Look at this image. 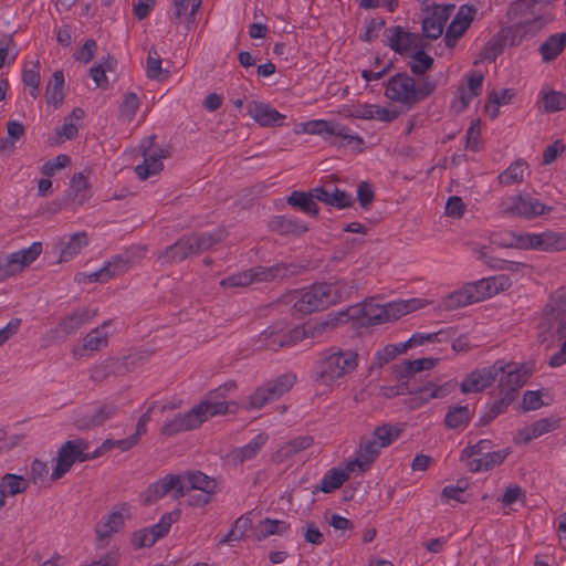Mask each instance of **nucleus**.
Wrapping results in <instances>:
<instances>
[{"mask_svg":"<svg viewBox=\"0 0 566 566\" xmlns=\"http://www.w3.org/2000/svg\"><path fill=\"white\" fill-rule=\"evenodd\" d=\"M70 188L78 203H83L90 198L88 179L83 172H77L72 177Z\"/></svg>","mask_w":566,"mask_h":566,"instance_id":"obj_58","label":"nucleus"},{"mask_svg":"<svg viewBox=\"0 0 566 566\" xmlns=\"http://www.w3.org/2000/svg\"><path fill=\"white\" fill-rule=\"evenodd\" d=\"M233 381H227L222 386L211 390L205 399L185 413H178L168 420L161 431L166 436H175L184 431L199 428L205 421L230 410L229 395L235 390Z\"/></svg>","mask_w":566,"mask_h":566,"instance_id":"obj_1","label":"nucleus"},{"mask_svg":"<svg viewBox=\"0 0 566 566\" xmlns=\"http://www.w3.org/2000/svg\"><path fill=\"white\" fill-rule=\"evenodd\" d=\"M247 111L254 122L262 127L281 126L285 119V115L264 102L251 101L247 105Z\"/></svg>","mask_w":566,"mask_h":566,"instance_id":"obj_30","label":"nucleus"},{"mask_svg":"<svg viewBox=\"0 0 566 566\" xmlns=\"http://www.w3.org/2000/svg\"><path fill=\"white\" fill-rule=\"evenodd\" d=\"M434 84L427 78L415 80L405 73L391 76L386 85L385 96L398 104L411 107L428 97Z\"/></svg>","mask_w":566,"mask_h":566,"instance_id":"obj_3","label":"nucleus"},{"mask_svg":"<svg viewBox=\"0 0 566 566\" xmlns=\"http://www.w3.org/2000/svg\"><path fill=\"white\" fill-rule=\"evenodd\" d=\"M510 449L496 450L492 449L483 458H474L469 460V470L471 472L489 471L504 462L510 454Z\"/></svg>","mask_w":566,"mask_h":566,"instance_id":"obj_40","label":"nucleus"},{"mask_svg":"<svg viewBox=\"0 0 566 566\" xmlns=\"http://www.w3.org/2000/svg\"><path fill=\"white\" fill-rule=\"evenodd\" d=\"M111 322H105L101 326L92 329L84 338L83 346L75 348L73 355L75 358L85 356V352H96L107 346L111 334Z\"/></svg>","mask_w":566,"mask_h":566,"instance_id":"obj_32","label":"nucleus"},{"mask_svg":"<svg viewBox=\"0 0 566 566\" xmlns=\"http://www.w3.org/2000/svg\"><path fill=\"white\" fill-rule=\"evenodd\" d=\"M427 304L428 302L423 298L399 300L381 304L370 297L349 307L346 313L340 314L338 321L357 319L361 325H380L421 310Z\"/></svg>","mask_w":566,"mask_h":566,"instance_id":"obj_2","label":"nucleus"},{"mask_svg":"<svg viewBox=\"0 0 566 566\" xmlns=\"http://www.w3.org/2000/svg\"><path fill=\"white\" fill-rule=\"evenodd\" d=\"M387 44L397 53H409L415 45L416 38L400 25L386 29Z\"/></svg>","mask_w":566,"mask_h":566,"instance_id":"obj_37","label":"nucleus"},{"mask_svg":"<svg viewBox=\"0 0 566 566\" xmlns=\"http://www.w3.org/2000/svg\"><path fill=\"white\" fill-rule=\"evenodd\" d=\"M290 527L291 525L286 521L265 517L255 526V537L262 541L272 535H284Z\"/></svg>","mask_w":566,"mask_h":566,"instance_id":"obj_43","label":"nucleus"},{"mask_svg":"<svg viewBox=\"0 0 566 566\" xmlns=\"http://www.w3.org/2000/svg\"><path fill=\"white\" fill-rule=\"evenodd\" d=\"M478 13L473 4H462L458 9L453 20L447 29L444 35L446 46L450 50L454 49L458 41L463 36Z\"/></svg>","mask_w":566,"mask_h":566,"instance_id":"obj_21","label":"nucleus"},{"mask_svg":"<svg viewBox=\"0 0 566 566\" xmlns=\"http://www.w3.org/2000/svg\"><path fill=\"white\" fill-rule=\"evenodd\" d=\"M500 365L476 368L468 374L461 382L463 394H478L490 387L499 377Z\"/></svg>","mask_w":566,"mask_h":566,"instance_id":"obj_25","label":"nucleus"},{"mask_svg":"<svg viewBox=\"0 0 566 566\" xmlns=\"http://www.w3.org/2000/svg\"><path fill=\"white\" fill-rule=\"evenodd\" d=\"M566 250V232L547 230L541 232V251Z\"/></svg>","mask_w":566,"mask_h":566,"instance_id":"obj_52","label":"nucleus"},{"mask_svg":"<svg viewBox=\"0 0 566 566\" xmlns=\"http://www.w3.org/2000/svg\"><path fill=\"white\" fill-rule=\"evenodd\" d=\"M502 237V240H497V237H493L492 241L506 248L521 250L534 249L541 251V233L506 232Z\"/></svg>","mask_w":566,"mask_h":566,"instance_id":"obj_33","label":"nucleus"},{"mask_svg":"<svg viewBox=\"0 0 566 566\" xmlns=\"http://www.w3.org/2000/svg\"><path fill=\"white\" fill-rule=\"evenodd\" d=\"M202 0H172L174 17L178 23H184L187 30L197 24V14Z\"/></svg>","mask_w":566,"mask_h":566,"instance_id":"obj_35","label":"nucleus"},{"mask_svg":"<svg viewBox=\"0 0 566 566\" xmlns=\"http://www.w3.org/2000/svg\"><path fill=\"white\" fill-rule=\"evenodd\" d=\"M539 99L546 113H555L566 109V94L555 90L543 88L539 92Z\"/></svg>","mask_w":566,"mask_h":566,"instance_id":"obj_50","label":"nucleus"},{"mask_svg":"<svg viewBox=\"0 0 566 566\" xmlns=\"http://www.w3.org/2000/svg\"><path fill=\"white\" fill-rule=\"evenodd\" d=\"M19 51L12 36L0 40V69L15 62Z\"/></svg>","mask_w":566,"mask_h":566,"instance_id":"obj_59","label":"nucleus"},{"mask_svg":"<svg viewBox=\"0 0 566 566\" xmlns=\"http://www.w3.org/2000/svg\"><path fill=\"white\" fill-rule=\"evenodd\" d=\"M523 4L531 11L533 17L520 22L517 28L524 35L534 36L548 24L553 18L547 12L546 0H523Z\"/></svg>","mask_w":566,"mask_h":566,"instance_id":"obj_22","label":"nucleus"},{"mask_svg":"<svg viewBox=\"0 0 566 566\" xmlns=\"http://www.w3.org/2000/svg\"><path fill=\"white\" fill-rule=\"evenodd\" d=\"M558 427V420L554 418H542L528 426L521 428L516 436V442L527 443L536 438L554 431Z\"/></svg>","mask_w":566,"mask_h":566,"instance_id":"obj_36","label":"nucleus"},{"mask_svg":"<svg viewBox=\"0 0 566 566\" xmlns=\"http://www.w3.org/2000/svg\"><path fill=\"white\" fill-rule=\"evenodd\" d=\"M476 303L470 283L464 285L461 290L454 291L444 300V306L448 308H457Z\"/></svg>","mask_w":566,"mask_h":566,"instance_id":"obj_55","label":"nucleus"},{"mask_svg":"<svg viewBox=\"0 0 566 566\" xmlns=\"http://www.w3.org/2000/svg\"><path fill=\"white\" fill-rule=\"evenodd\" d=\"M511 285L512 281L507 275L496 274L470 283V289L472 290L475 302H480L507 290Z\"/></svg>","mask_w":566,"mask_h":566,"instance_id":"obj_27","label":"nucleus"},{"mask_svg":"<svg viewBox=\"0 0 566 566\" xmlns=\"http://www.w3.org/2000/svg\"><path fill=\"white\" fill-rule=\"evenodd\" d=\"M97 313V310L81 308L66 316L59 324V331L69 335L90 322Z\"/></svg>","mask_w":566,"mask_h":566,"instance_id":"obj_42","label":"nucleus"},{"mask_svg":"<svg viewBox=\"0 0 566 566\" xmlns=\"http://www.w3.org/2000/svg\"><path fill=\"white\" fill-rule=\"evenodd\" d=\"M287 269L283 265L256 266L232 274L220 281V286L224 290L245 287L254 282H266L279 277H284Z\"/></svg>","mask_w":566,"mask_h":566,"instance_id":"obj_10","label":"nucleus"},{"mask_svg":"<svg viewBox=\"0 0 566 566\" xmlns=\"http://www.w3.org/2000/svg\"><path fill=\"white\" fill-rule=\"evenodd\" d=\"M354 473L357 472L348 461H346L343 467L328 470L323 475L319 484L314 488L313 494H317L318 492L332 493L338 490Z\"/></svg>","mask_w":566,"mask_h":566,"instance_id":"obj_29","label":"nucleus"},{"mask_svg":"<svg viewBox=\"0 0 566 566\" xmlns=\"http://www.w3.org/2000/svg\"><path fill=\"white\" fill-rule=\"evenodd\" d=\"M181 480L180 494L184 496L190 490H198L202 493L192 502L197 505H206L211 501V496L217 491V482L201 471H189L179 474Z\"/></svg>","mask_w":566,"mask_h":566,"instance_id":"obj_17","label":"nucleus"},{"mask_svg":"<svg viewBox=\"0 0 566 566\" xmlns=\"http://www.w3.org/2000/svg\"><path fill=\"white\" fill-rule=\"evenodd\" d=\"M42 252V243L33 242L29 248L0 258L8 277L13 276L32 264Z\"/></svg>","mask_w":566,"mask_h":566,"instance_id":"obj_24","label":"nucleus"},{"mask_svg":"<svg viewBox=\"0 0 566 566\" xmlns=\"http://www.w3.org/2000/svg\"><path fill=\"white\" fill-rule=\"evenodd\" d=\"M410 57L409 67L413 74H424L433 64V59L422 50H417Z\"/></svg>","mask_w":566,"mask_h":566,"instance_id":"obj_62","label":"nucleus"},{"mask_svg":"<svg viewBox=\"0 0 566 566\" xmlns=\"http://www.w3.org/2000/svg\"><path fill=\"white\" fill-rule=\"evenodd\" d=\"M357 365L358 355L355 352L331 348L317 363V379L323 385L331 386L354 371Z\"/></svg>","mask_w":566,"mask_h":566,"instance_id":"obj_6","label":"nucleus"},{"mask_svg":"<svg viewBox=\"0 0 566 566\" xmlns=\"http://www.w3.org/2000/svg\"><path fill=\"white\" fill-rule=\"evenodd\" d=\"M226 231L216 229L213 232L193 233L180 238L168 247L158 258L161 264H174L184 261L188 256L208 250L217 242L224 239Z\"/></svg>","mask_w":566,"mask_h":566,"instance_id":"obj_5","label":"nucleus"},{"mask_svg":"<svg viewBox=\"0 0 566 566\" xmlns=\"http://www.w3.org/2000/svg\"><path fill=\"white\" fill-rule=\"evenodd\" d=\"M315 200L314 189L311 192L294 190L287 197V203L290 206L300 208L303 212L313 217L318 214V207Z\"/></svg>","mask_w":566,"mask_h":566,"instance_id":"obj_44","label":"nucleus"},{"mask_svg":"<svg viewBox=\"0 0 566 566\" xmlns=\"http://www.w3.org/2000/svg\"><path fill=\"white\" fill-rule=\"evenodd\" d=\"M313 438L310 436H302L292 439L291 441L286 442L280 450H279V457L281 459L291 457L302 450H305L310 448L313 444Z\"/></svg>","mask_w":566,"mask_h":566,"instance_id":"obj_60","label":"nucleus"},{"mask_svg":"<svg viewBox=\"0 0 566 566\" xmlns=\"http://www.w3.org/2000/svg\"><path fill=\"white\" fill-rule=\"evenodd\" d=\"M261 342L270 350H279L286 347L284 339V323H276L261 334Z\"/></svg>","mask_w":566,"mask_h":566,"instance_id":"obj_49","label":"nucleus"},{"mask_svg":"<svg viewBox=\"0 0 566 566\" xmlns=\"http://www.w3.org/2000/svg\"><path fill=\"white\" fill-rule=\"evenodd\" d=\"M253 512H249L239 518L235 520L233 523L231 530L228 532L227 535L220 541V544H230L232 542H238L243 538L245 533L252 527L253 520H252Z\"/></svg>","mask_w":566,"mask_h":566,"instance_id":"obj_51","label":"nucleus"},{"mask_svg":"<svg viewBox=\"0 0 566 566\" xmlns=\"http://www.w3.org/2000/svg\"><path fill=\"white\" fill-rule=\"evenodd\" d=\"M530 166L526 160L520 158L513 161L503 172L497 177L499 182L503 186H511L521 184L525 175H530Z\"/></svg>","mask_w":566,"mask_h":566,"instance_id":"obj_41","label":"nucleus"},{"mask_svg":"<svg viewBox=\"0 0 566 566\" xmlns=\"http://www.w3.org/2000/svg\"><path fill=\"white\" fill-rule=\"evenodd\" d=\"M177 518L178 514L175 512L164 514L156 524L134 532L130 538L132 545L137 549L154 546L169 533Z\"/></svg>","mask_w":566,"mask_h":566,"instance_id":"obj_16","label":"nucleus"},{"mask_svg":"<svg viewBox=\"0 0 566 566\" xmlns=\"http://www.w3.org/2000/svg\"><path fill=\"white\" fill-rule=\"evenodd\" d=\"M453 4H437L422 22V31L427 38L438 39L454 11Z\"/></svg>","mask_w":566,"mask_h":566,"instance_id":"obj_28","label":"nucleus"},{"mask_svg":"<svg viewBox=\"0 0 566 566\" xmlns=\"http://www.w3.org/2000/svg\"><path fill=\"white\" fill-rule=\"evenodd\" d=\"M349 290L346 283L338 281L335 283H315L304 289L295 303V308L301 313H312L321 311L329 305L340 302L347 297Z\"/></svg>","mask_w":566,"mask_h":566,"instance_id":"obj_4","label":"nucleus"},{"mask_svg":"<svg viewBox=\"0 0 566 566\" xmlns=\"http://www.w3.org/2000/svg\"><path fill=\"white\" fill-rule=\"evenodd\" d=\"M133 262L134 253L132 251H126L106 261L99 270L81 274L83 276L81 281L90 283H104L109 279L125 272Z\"/></svg>","mask_w":566,"mask_h":566,"instance_id":"obj_20","label":"nucleus"},{"mask_svg":"<svg viewBox=\"0 0 566 566\" xmlns=\"http://www.w3.org/2000/svg\"><path fill=\"white\" fill-rule=\"evenodd\" d=\"M268 439L269 436L266 433H258L249 443L233 452L234 458L241 463L254 459L268 442Z\"/></svg>","mask_w":566,"mask_h":566,"instance_id":"obj_47","label":"nucleus"},{"mask_svg":"<svg viewBox=\"0 0 566 566\" xmlns=\"http://www.w3.org/2000/svg\"><path fill=\"white\" fill-rule=\"evenodd\" d=\"M471 418L469 406L451 408L444 419L446 426L451 429H458L465 426Z\"/></svg>","mask_w":566,"mask_h":566,"instance_id":"obj_57","label":"nucleus"},{"mask_svg":"<svg viewBox=\"0 0 566 566\" xmlns=\"http://www.w3.org/2000/svg\"><path fill=\"white\" fill-rule=\"evenodd\" d=\"M484 83V74L480 70H470L459 82L450 108L454 114H461L468 109L474 98L481 95Z\"/></svg>","mask_w":566,"mask_h":566,"instance_id":"obj_9","label":"nucleus"},{"mask_svg":"<svg viewBox=\"0 0 566 566\" xmlns=\"http://www.w3.org/2000/svg\"><path fill=\"white\" fill-rule=\"evenodd\" d=\"M504 209L512 216L527 220L549 213L553 208L543 203L531 193H518L509 197L504 202Z\"/></svg>","mask_w":566,"mask_h":566,"instance_id":"obj_13","label":"nucleus"},{"mask_svg":"<svg viewBox=\"0 0 566 566\" xmlns=\"http://www.w3.org/2000/svg\"><path fill=\"white\" fill-rule=\"evenodd\" d=\"M316 200L337 209H345L353 205V196L329 184L314 189Z\"/></svg>","mask_w":566,"mask_h":566,"instance_id":"obj_34","label":"nucleus"},{"mask_svg":"<svg viewBox=\"0 0 566 566\" xmlns=\"http://www.w3.org/2000/svg\"><path fill=\"white\" fill-rule=\"evenodd\" d=\"M335 325L336 318L312 319L293 327L284 324L285 345L286 347H291L307 338H319L325 332L333 328Z\"/></svg>","mask_w":566,"mask_h":566,"instance_id":"obj_15","label":"nucleus"},{"mask_svg":"<svg viewBox=\"0 0 566 566\" xmlns=\"http://www.w3.org/2000/svg\"><path fill=\"white\" fill-rule=\"evenodd\" d=\"M146 431H147V424H145L143 422H137L136 432L134 434H132L130 437L125 438V439H117V440L108 439V440H105L101 448L104 451L112 450V449H115V448H117V449H119L122 451H128L134 446H136L138 443L140 437L143 434H145Z\"/></svg>","mask_w":566,"mask_h":566,"instance_id":"obj_48","label":"nucleus"},{"mask_svg":"<svg viewBox=\"0 0 566 566\" xmlns=\"http://www.w3.org/2000/svg\"><path fill=\"white\" fill-rule=\"evenodd\" d=\"M132 509L127 503H122L113 507V510L104 516L96 525L95 533L98 547L108 544L112 535L119 532L125 521L130 518Z\"/></svg>","mask_w":566,"mask_h":566,"instance_id":"obj_14","label":"nucleus"},{"mask_svg":"<svg viewBox=\"0 0 566 566\" xmlns=\"http://www.w3.org/2000/svg\"><path fill=\"white\" fill-rule=\"evenodd\" d=\"M493 449V442L490 439H481L476 443L468 446L461 453V459L467 461L474 458H483L490 450Z\"/></svg>","mask_w":566,"mask_h":566,"instance_id":"obj_61","label":"nucleus"},{"mask_svg":"<svg viewBox=\"0 0 566 566\" xmlns=\"http://www.w3.org/2000/svg\"><path fill=\"white\" fill-rule=\"evenodd\" d=\"M29 483L30 481L21 475L7 473L0 481V493L10 496L22 494L28 490Z\"/></svg>","mask_w":566,"mask_h":566,"instance_id":"obj_46","label":"nucleus"},{"mask_svg":"<svg viewBox=\"0 0 566 566\" xmlns=\"http://www.w3.org/2000/svg\"><path fill=\"white\" fill-rule=\"evenodd\" d=\"M139 106H140V101H139L138 96L135 93H127L124 96V99L119 107V113H120L122 119L124 122L130 123L134 119Z\"/></svg>","mask_w":566,"mask_h":566,"instance_id":"obj_63","label":"nucleus"},{"mask_svg":"<svg viewBox=\"0 0 566 566\" xmlns=\"http://www.w3.org/2000/svg\"><path fill=\"white\" fill-rule=\"evenodd\" d=\"M88 443L83 439L67 440L57 451L56 463L51 473V481L63 478L76 462L90 460Z\"/></svg>","mask_w":566,"mask_h":566,"instance_id":"obj_8","label":"nucleus"},{"mask_svg":"<svg viewBox=\"0 0 566 566\" xmlns=\"http://www.w3.org/2000/svg\"><path fill=\"white\" fill-rule=\"evenodd\" d=\"M495 365H500L499 369V389L518 395L520 389L528 381L533 369L527 364L515 361L497 360Z\"/></svg>","mask_w":566,"mask_h":566,"instance_id":"obj_11","label":"nucleus"},{"mask_svg":"<svg viewBox=\"0 0 566 566\" xmlns=\"http://www.w3.org/2000/svg\"><path fill=\"white\" fill-rule=\"evenodd\" d=\"M139 150L144 161L136 166L135 171L142 180H145L164 168L163 159L166 157V153L155 145L154 136L145 138L139 146Z\"/></svg>","mask_w":566,"mask_h":566,"instance_id":"obj_18","label":"nucleus"},{"mask_svg":"<svg viewBox=\"0 0 566 566\" xmlns=\"http://www.w3.org/2000/svg\"><path fill=\"white\" fill-rule=\"evenodd\" d=\"M30 480L39 486H46L51 480L48 464L38 459L33 460L30 467Z\"/></svg>","mask_w":566,"mask_h":566,"instance_id":"obj_64","label":"nucleus"},{"mask_svg":"<svg viewBox=\"0 0 566 566\" xmlns=\"http://www.w3.org/2000/svg\"><path fill=\"white\" fill-rule=\"evenodd\" d=\"M295 382L296 376L293 373L283 374L274 380L268 381L250 396V408L261 409L268 402L275 400L287 392Z\"/></svg>","mask_w":566,"mask_h":566,"instance_id":"obj_12","label":"nucleus"},{"mask_svg":"<svg viewBox=\"0 0 566 566\" xmlns=\"http://www.w3.org/2000/svg\"><path fill=\"white\" fill-rule=\"evenodd\" d=\"M22 83L33 99L40 96L41 75L39 61L24 66L22 70Z\"/></svg>","mask_w":566,"mask_h":566,"instance_id":"obj_45","label":"nucleus"},{"mask_svg":"<svg viewBox=\"0 0 566 566\" xmlns=\"http://www.w3.org/2000/svg\"><path fill=\"white\" fill-rule=\"evenodd\" d=\"M65 76L62 70H56L45 86V98L48 105L59 108L65 99Z\"/></svg>","mask_w":566,"mask_h":566,"instance_id":"obj_38","label":"nucleus"},{"mask_svg":"<svg viewBox=\"0 0 566 566\" xmlns=\"http://www.w3.org/2000/svg\"><path fill=\"white\" fill-rule=\"evenodd\" d=\"M447 395V389L444 386H437L433 384H429L422 388H420L416 396L413 397L412 407L417 408L422 406L434 398H443Z\"/></svg>","mask_w":566,"mask_h":566,"instance_id":"obj_56","label":"nucleus"},{"mask_svg":"<svg viewBox=\"0 0 566 566\" xmlns=\"http://www.w3.org/2000/svg\"><path fill=\"white\" fill-rule=\"evenodd\" d=\"M90 243L86 232H76L70 235L59 238L53 247V252L57 255V262H69L74 259Z\"/></svg>","mask_w":566,"mask_h":566,"instance_id":"obj_26","label":"nucleus"},{"mask_svg":"<svg viewBox=\"0 0 566 566\" xmlns=\"http://www.w3.org/2000/svg\"><path fill=\"white\" fill-rule=\"evenodd\" d=\"M381 447L369 437L361 440L354 459L348 460L356 472L364 473L369 470L373 462L377 459L381 451Z\"/></svg>","mask_w":566,"mask_h":566,"instance_id":"obj_31","label":"nucleus"},{"mask_svg":"<svg viewBox=\"0 0 566 566\" xmlns=\"http://www.w3.org/2000/svg\"><path fill=\"white\" fill-rule=\"evenodd\" d=\"M566 48V32L551 34L538 48L544 63L555 61Z\"/></svg>","mask_w":566,"mask_h":566,"instance_id":"obj_39","label":"nucleus"},{"mask_svg":"<svg viewBox=\"0 0 566 566\" xmlns=\"http://www.w3.org/2000/svg\"><path fill=\"white\" fill-rule=\"evenodd\" d=\"M181 480L180 475L177 474H168L163 479L156 481L150 484L143 493L142 501L144 504L149 505L156 503L164 496L171 494L172 497H180L181 490Z\"/></svg>","mask_w":566,"mask_h":566,"instance_id":"obj_23","label":"nucleus"},{"mask_svg":"<svg viewBox=\"0 0 566 566\" xmlns=\"http://www.w3.org/2000/svg\"><path fill=\"white\" fill-rule=\"evenodd\" d=\"M543 324L547 325L548 331L556 328L558 334L566 338V312L559 306L556 308L552 305L546 306L543 315ZM564 364H566V339L562 344L559 350L549 359V365L552 367H560Z\"/></svg>","mask_w":566,"mask_h":566,"instance_id":"obj_19","label":"nucleus"},{"mask_svg":"<svg viewBox=\"0 0 566 566\" xmlns=\"http://www.w3.org/2000/svg\"><path fill=\"white\" fill-rule=\"evenodd\" d=\"M297 133L317 135L327 140L331 137H336L342 140L340 145L349 146L355 150H360L364 145V139L357 133L353 132L349 127L326 119H311L301 123Z\"/></svg>","mask_w":566,"mask_h":566,"instance_id":"obj_7","label":"nucleus"},{"mask_svg":"<svg viewBox=\"0 0 566 566\" xmlns=\"http://www.w3.org/2000/svg\"><path fill=\"white\" fill-rule=\"evenodd\" d=\"M116 66V61L111 57L105 59L103 62L93 65L90 70V76L95 83L97 87H106L108 84V78L106 76L107 72H114Z\"/></svg>","mask_w":566,"mask_h":566,"instance_id":"obj_54","label":"nucleus"},{"mask_svg":"<svg viewBox=\"0 0 566 566\" xmlns=\"http://www.w3.org/2000/svg\"><path fill=\"white\" fill-rule=\"evenodd\" d=\"M400 432L401 429L398 426L387 423L377 427L371 438L384 449L394 443L399 438Z\"/></svg>","mask_w":566,"mask_h":566,"instance_id":"obj_53","label":"nucleus"}]
</instances>
